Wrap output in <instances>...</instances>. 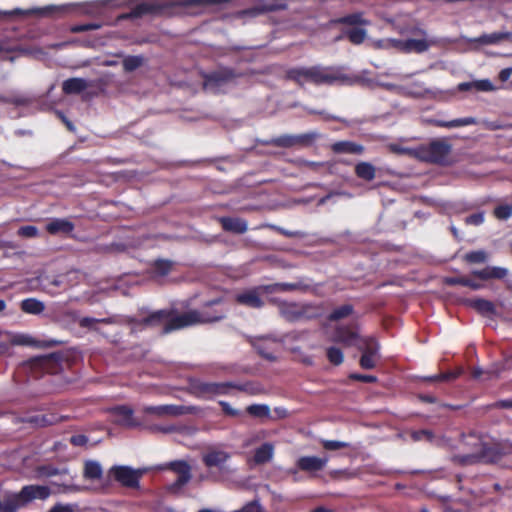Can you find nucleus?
Returning a JSON list of instances; mask_svg holds the SVG:
<instances>
[{"instance_id":"26","label":"nucleus","mask_w":512,"mask_h":512,"mask_svg":"<svg viewBox=\"0 0 512 512\" xmlns=\"http://www.w3.org/2000/svg\"><path fill=\"white\" fill-rule=\"evenodd\" d=\"M112 414L117 417V422L127 427L135 426L133 421V410L126 405H119L111 410Z\"/></svg>"},{"instance_id":"20","label":"nucleus","mask_w":512,"mask_h":512,"mask_svg":"<svg viewBox=\"0 0 512 512\" xmlns=\"http://www.w3.org/2000/svg\"><path fill=\"white\" fill-rule=\"evenodd\" d=\"M230 458V454L222 450H211L202 456V462L208 468L217 467L220 470Z\"/></svg>"},{"instance_id":"15","label":"nucleus","mask_w":512,"mask_h":512,"mask_svg":"<svg viewBox=\"0 0 512 512\" xmlns=\"http://www.w3.org/2000/svg\"><path fill=\"white\" fill-rule=\"evenodd\" d=\"M219 303H221V299H214L206 302L201 310L195 309L196 313L199 315V325L218 322L225 317L223 311L211 309L212 306L218 305Z\"/></svg>"},{"instance_id":"39","label":"nucleus","mask_w":512,"mask_h":512,"mask_svg":"<svg viewBox=\"0 0 512 512\" xmlns=\"http://www.w3.org/2000/svg\"><path fill=\"white\" fill-rule=\"evenodd\" d=\"M22 422L31 424L35 427H46L55 423V416L45 414L26 416L22 418Z\"/></svg>"},{"instance_id":"21","label":"nucleus","mask_w":512,"mask_h":512,"mask_svg":"<svg viewBox=\"0 0 512 512\" xmlns=\"http://www.w3.org/2000/svg\"><path fill=\"white\" fill-rule=\"evenodd\" d=\"M466 304L482 316L492 317L496 314V307L492 301L474 298L466 300Z\"/></svg>"},{"instance_id":"19","label":"nucleus","mask_w":512,"mask_h":512,"mask_svg":"<svg viewBox=\"0 0 512 512\" xmlns=\"http://www.w3.org/2000/svg\"><path fill=\"white\" fill-rule=\"evenodd\" d=\"M219 223L224 231L244 234L248 230L247 221L239 217H220Z\"/></svg>"},{"instance_id":"13","label":"nucleus","mask_w":512,"mask_h":512,"mask_svg":"<svg viewBox=\"0 0 512 512\" xmlns=\"http://www.w3.org/2000/svg\"><path fill=\"white\" fill-rule=\"evenodd\" d=\"M166 8H168L167 4H161L157 2H142L137 4L134 8L131 9L129 13H126L122 16L123 19H135L141 18L144 15H159Z\"/></svg>"},{"instance_id":"62","label":"nucleus","mask_w":512,"mask_h":512,"mask_svg":"<svg viewBox=\"0 0 512 512\" xmlns=\"http://www.w3.org/2000/svg\"><path fill=\"white\" fill-rule=\"evenodd\" d=\"M485 221V213L477 212L467 216L464 220L466 225L479 226Z\"/></svg>"},{"instance_id":"12","label":"nucleus","mask_w":512,"mask_h":512,"mask_svg":"<svg viewBox=\"0 0 512 512\" xmlns=\"http://www.w3.org/2000/svg\"><path fill=\"white\" fill-rule=\"evenodd\" d=\"M264 287L265 285H260L238 293L235 296L236 303L254 309L262 308L265 305V302L261 297L263 294H266Z\"/></svg>"},{"instance_id":"34","label":"nucleus","mask_w":512,"mask_h":512,"mask_svg":"<svg viewBox=\"0 0 512 512\" xmlns=\"http://www.w3.org/2000/svg\"><path fill=\"white\" fill-rule=\"evenodd\" d=\"M332 23L336 24V25L342 24V25H350V26L369 25V21L363 18V13H361V12H355V13H351V14L336 18V19L332 20Z\"/></svg>"},{"instance_id":"44","label":"nucleus","mask_w":512,"mask_h":512,"mask_svg":"<svg viewBox=\"0 0 512 512\" xmlns=\"http://www.w3.org/2000/svg\"><path fill=\"white\" fill-rule=\"evenodd\" d=\"M300 319L301 320H312L317 319L321 316V309L317 305L313 304H302L300 305Z\"/></svg>"},{"instance_id":"32","label":"nucleus","mask_w":512,"mask_h":512,"mask_svg":"<svg viewBox=\"0 0 512 512\" xmlns=\"http://www.w3.org/2000/svg\"><path fill=\"white\" fill-rule=\"evenodd\" d=\"M171 315L168 309H160L149 313L146 317H143L144 325L146 327H157L167 322V317Z\"/></svg>"},{"instance_id":"2","label":"nucleus","mask_w":512,"mask_h":512,"mask_svg":"<svg viewBox=\"0 0 512 512\" xmlns=\"http://www.w3.org/2000/svg\"><path fill=\"white\" fill-rule=\"evenodd\" d=\"M452 145L445 139H434L414 149L417 159L436 165H447Z\"/></svg>"},{"instance_id":"50","label":"nucleus","mask_w":512,"mask_h":512,"mask_svg":"<svg viewBox=\"0 0 512 512\" xmlns=\"http://www.w3.org/2000/svg\"><path fill=\"white\" fill-rule=\"evenodd\" d=\"M249 415L256 418H267L270 416V408L265 404H252L246 408Z\"/></svg>"},{"instance_id":"60","label":"nucleus","mask_w":512,"mask_h":512,"mask_svg":"<svg viewBox=\"0 0 512 512\" xmlns=\"http://www.w3.org/2000/svg\"><path fill=\"white\" fill-rule=\"evenodd\" d=\"M434 437H435L434 433L428 429H422V430L414 431L412 433V438L415 441L425 440L427 442H432Z\"/></svg>"},{"instance_id":"14","label":"nucleus","mask_w":512,"mask_h":512,"mask_svg":"<svg viewBox=\"0 0 512 512\" xmlns=\"http://www.w3.org/2000/svg\"><path fill=\"white\" fill-rule=\"evenodd\" d=\"M75 229V224L67 218H52L46 225L45 230L49 235L70 237Z\"/></svg>"},{"instance_id":"38","label":"nucleus","mask_w":512,"mask_h":512,"mask_svg":"<svg viewBox=\"0 0 512 512\" xmlns=\"http://www.w3.org/2000/svg\"><path fill=\"white\" fill-rule=\"evenodd\" d=\"M463 373L462 368H458L454 371L441 372L432 376H425L422 378L424 382H447L457 379Z\"/></svg>"},{"instance_id":"5","label":"nucleus","mask_w":512,"mask_h":512,"mask_svg":"<svg viewBox=\"0 0 512 512\" xmlns=\"http://www.w3.org/2000/svg\"><path fill=\"white\" fill-rule=\"evenodd\" d=\"M145 472L146 469H134L130 466L114 465L109 469L108 475L123 487L137 489L140 487V479Z\"/></svg>"},{"instance_id":"6","label":"nucleus","mask_w":512,"mask_h":512,"mask_svg":"<svg viewBox=\"0 0 512 512\" xmlns=\"http://www.w3.org/2000/svg\"><path fill=\"white\" fill-rule=\"evenodd\" d=\"M318 137L319 134L316 132H307L299 135L283 134L265 140L263 144L279 148L309 147Z\"/></svg>"},{"instance_id":"10","label":"nucleus","mask_w":512,"mask_h":512,"mask_svg":"<svg viewBox=\"0 0 512 512\" xmlns=\"http://www.w3.org/2000/svg\"><path fill=\"white\" fill-rule=\"evenodd\" d=\"M51 494V490L45 485H25L19 492H13L17 511L26 507L33 500H45Z\"/></svg>"},{"instance_id":"57","label":"nucleus","mask_w":512,"mask_h":512,"mask_svg":"<svg viewBox=\"0 0 512 512\" xmlns=\"http://www.w3.org/2000/svg\"><path fill=\"white\" fill-rule=\"evenodd\" d=\"M322 447L325 449V450H328V451H335V450H339V449H343V448H348L350 447V444L347 443V442H343V441H338V440H321L320 441Z\"/></svg>"},{"instance_id":"40","label":"nucleus","mask_w":512,"mask_h":512,"mask_svg":"<svg viewBox=\"0 0 512 512\" xmlns=\"http://www.w3.org/2000/svg\"><path fill=\"white\" fill-rule=\"evenodd\" d=\"M355 174L360 179L372 181L376 176V169L369 162H359L355 166Z\"/></svg>"},{"instance_id":"22","label":"nucleus","mask_w":512,"mask_h":512,"mask_svg":"<svg viewBox=\"0 0 512 512\" xmlns=\"http://www.w3.org/2000/svg\"><path fill=\"white\" fill-rule=\"evenodd\" d=\"M472 275L480 280L504 279L508 275V270L503 267L487 266L481 270H474Z\"/></svg>"},{"instance_id":"51","label":"nucleus","mask_w":512,"mask_h":512,"mask_svg":"<svg viewBox=\"0 0 512 512\" xmlns=\"http://www.w3.org/2000/svg\"><path fill=\"white\" fill-rule=\"evenodd\" d=\"M464 260L470 264L485 263L488 260V253L484 250L470 251L464 255Z\"/></svg>"},{"instance_id":"55","label":"nucleus","mask_w":512,"mask_h":512,"mask_svg":"<svg viewBox=\"0 0 512 512\" xmlns=\"http://www.w3.org/2000/svg\"><path fill=\"white\" fill-rule=\"evenodd\" d=\"M493 215L498 220H508L512 216V204L498 205L493 210Z\"/></svg>"},{"instance_id":"63","label":"nucleus","mask_w":512,"mask_h":512,"mask_svg":"<svg viewBox=\"0 0 512 512\" xmlns=\"http://www.w3.org/2000/svg\"><path fill=\"white\" fill-rule=\"evenodd\" d=\"M349 379L353 381H359L363 383H375L378 381V378L374 375H366L360 373H352L349 375Z\"/></svg>"},{"instance_id":"30","label":"nucleus","mask_w":512,"mask_h":512,"mask_svg":"<svg viewBox=\"0 0 512 512\" xmlns=\"http://www.w3.org/2000/svg\"><path fill=\"white\" fill-rule=\"evenodd\" d=\"M489 92L494 89L493 83L489 79L475 80L472 82H462L458 85L459 91H470V90Z\"/></svg>"},{"instance_id":"53","label":"nucleus","mask_w":512,"mask_h":512,"mask_svg":"<svg viewBox=\"0 0 512 512\" xmlns=\"http://www.w3.org/2000/svg\"><path fill=\"white\" fill-rule=\"evenodd\" d=\"M123 69L126 72H133L143 64L142 56H127L123 60Z\"/></svg>"},{"instance_id":"7","label":"nucleus","mask_w":512,"mask_h":512,"mask_svg":"<svg viewBox=\"0 0 512 512\" xmlns=\"http://www.w3.org/2000/svg\"><path fill=\"white\" fill-rule=\"evenodd\" d=\"M171 315L167 317V322L164 323L162 334H169L173 331L181 330L187 327L199 325L198 314L195 309L188 310L183 313H178L176 309H168Z\"/></svg>"},{"instance_id":"59","label":"nucleus","mask_w":512,"mask_h":512,"mask_svg":"<svg viewBox=\"0 0 512 512\" xmlns=\"http://www.w3.org/2000/svg\"><path fill=\"white\" fill-rule=\"evenodd\" d=\"M17 235L22 238H35L39 235V230L33 225L21 226L17 231Z\"/></svg>"},{"instance_id":"52","label":"nucleus","mask_w":512,"mask_h":512,"mask_svg":"<svg viewBox=\"0 0 512 512\" xmlns=\"http://www.w3.org/2000/svg\"><path fill=\"white\" fill-rule=\"evenodd\" d=\"M326 356L328 361L335 366L342 364L344 361V355L342 350L334 346L327 348Z\"/></svg>"},{"instance_id":"58","label":"nucleus","mask_w":512,"mask_h":512,"mask_svg":"<svg viewBox=\"0 0 512 512\" xmlns=\"http://www.w3.org/2000/svg\"><path fill=\"white\" fill-rule=\"evenodd\" d=\"M102 27L100 23L75 24L70 27L71 33H81L91 30H98Z\"/></svg>"},{"instance_id":"8","label":"nucleus","mask_w":512,"mask_h":512,"mask_svg":"<svg viewBox=\"0 0 512 512\" xmlns=\"http://www.w3.org/2000/svg\"><path fill=\"white\" fill-rule=\"evenodd\" d=\"M243 74L231 67H220L204 76V88L216 91L220 87L232 83Z\"/></svg>"},{"instance_id":"42","label":"nucleus","mask_w":512,"mask_h":512,"mask_svg":"<svg viewBox=\"0 0 512 512\" xmlns=\"http://www.w3.org/2000/svg\"><path fill=\"white\" fill-rule=\"evenodd\" d=\"M5 334L9 337L10 346H33L36 344L35 340L26 334L9 331L5 332Z\"/></svg>"},{"instance_id":"46","label":"nucleus","mask_w":512,"mask_h":512,"mask_svg":"<svg viewBox=\"0 0 512 512\" xmlns=\"http://www.w3.org/2000/svg\"><path fill=\"white\" fill-rule=\"evenodd\" d=\"M299 288L297 283H275L270 285H265L264 291L266 294H272L276 292H288L294 291Z\"/></svg>"},{"instance_id":"49","label":"nucleus","mask_w":512,"mask_h":512,"mask_svg":"<svg viewBox=\"0 0 512 512\" xmlns=\"http://www.w3.org/2000/svg\"><path fill=\"white\" fill-rule=\"evenodd\" d=\"M173 267V262L167 259H158L153 263V272L157 276L168 275Z\"/></svg>"},{"instance_id":"17","label":"nucleus","mask_w":512,"mask_h":512,"mask_svg":"<svg viewBox=\"0 0 512 512\" xmlns=\"http://www.w3.org/2000/svg\"><path fill=\"white\" fill-rule=\"evenodd\" d=\"M359 339L358 333L349 325L338 326L334 331V341L346 346H356Z\"/></svg>"},{"instance_id":"35","label":"nucleus","mask_w":512,"mask_h":512,"mask_svg":"<svg viewBox=\"0 0 512 512\" xmlns=\"http://www.w3.org/2000/svg\"><path fill=\"white\" fill-rule=\"evenodd\" d=\"M20 308L24 313L39 315L45 310V305L36 298H26L21 301Z\"/></svg>"},{"instance_id":"16","label":"nucleus","mask_w":512,"mask_h":512,"mask_svg":"<svg viewBox=\"0 0 512 512\" xmlns=\"http://www.w3.org/2000/svg\"><path fill=\"white\" fill-rule=\"evenodd\" d=\"M328 457L302 456L296 461L297 469L304 472H317L325 468Z\"/></svg>"},{"instance_id":"25","label":"nucleus","mask_w":512,"mask_h":512,"mask_svg":"<svg viewBox=\"0 0 512 512\" xmlns=\"http://www.w3.org/2000/svg\"><path fill=\"white\" fill-rule=\"evenodd\" d=\"M430 123L436 127L441 128H457L469 125L477 124V120L474 117L457 118L450 121L434 119L430 120Z\"/></svg>"},{"instance_id":"29","label":"nucleus","mask_w":512,"mask_h":512,"mask_svg":"<svg viewBox=\"0 0 512 512\" xmlns=\"http://www.w3.org/2000/svg\"><path fill=\"white\" fill-rule=\"evenodd\" d=\"M401 50L404 52L410 53V52H416V53H423L427 51L430 47V43L425 39H407L405 41H402L400 43Z\"/></svg>"},{"instance_id":"11","label":"nucleus","mask_w":512,"mask_h":512,"mask_svg":"<svg viewBox=\"0 0 512 512\" xmlns=\"http://www.w3.org/2000/svg\"><path fill=\"white\" fill-rule=\"evenodd\" d=\"M157 470H170L178 475V478L175 482H173L169 490L177 491L180 490L183 486H185L192 477L191 474V466L185 460H174L171 462H167L156 467Z\"/></svg>"},{"instance_id":"41","label":"nucleus","mask_w":512,"mask_h":512,"mask_svg":"<svg viewBox=\"0 0 512 512\" xmlns=\"http://www.w3.org/2000/svg\"><path fill=\"white\" fill-rule=\"evenodd\" d=\"M471 447L474 449L471 453L455 455L453 460L460 465H473L482 462L479 448Z\"/></svg>"},{"instance_id":"27","label":"nucleus","mask_w":512,"mask_h":512,"mask_svg":"<svg viewBox=\"0 0 512 512\" xmlns=\"http://www.w3.org/2000/svg\"><path fill=\"white\" fill-rule=\"evenodd\" d=\"M274 454V446L269 442L263 443L260 447L256 448L253 455V462L256 465H262L269 462Z\"/></svg>"},{"instance_id":"43","label":"nucleus","mask_w":512,"mask_h":512,"mask_svg":"<svg viewBox=\"0 0 512 512\" xmlns=\"http://www.w3.org/2000/svg\"><path fill=\"white\" fill-rule=\"evenodd\" d=\"M354 307L351 304H344L335 308L329 315L328 320L331 322L339 321L352 315Z\"/></svg>"},{"instance_id":"23","label":"nucleus","mask_w":512,"mask_h":512,"mask_svg":"<svg viewBox=\"0 0 512 512\" xmlns=\"http://www.w3.org/2000/svg\"><path fill=\"white\" fill-rule=\"evenodd\" d=\"M331 150L336 154L361 155L364 152V146L353 141H338L331 145Z\"/></svg>"},{"instance_id":"18","label":"nucleus","mask_w":512,"mask_h":512,"mask_svg":"<svg viewBox=\"0 0 512 512\" xmlns=\"http://www.w3.org/2000/svg\"><path fill=\"white\" fill-rule=\"evenodd\" d=\"M145 412L148 414L156 415L158 417L164 416H180L187 412V408L182 405H159V406H148L145 408Z\"/></svg>"},{"instance_id":"47","label":"nucleus","mask_w":512,"mask_h":512,"mask_svg":"<svg viewBox=\"0 0 512 512\" xmlns=\"http://www.w3.org/2000/svg\"><path fill=\"white\" fill-rule=\"evenodd\" d=\"M64 10H66V7H64V6H62V7L47 6L42 9H34V10L27 11L26 14L37 13V14H41V15H51L54 12H59V11H64ZM4 14L20 15V14H25V12L20 9H15L12 12H9V13L5 12Z\"/></svg>"},{"instance_id":"64","label":"nucleus","mask_w":512,"mask_h":512,"mask_svg":"<svg viewBox=\"0 0 512 512\" xmlns=\"http://www.w3.org/2000/svg\"><path fill=\"white\" fill-rule=\"evenodd\" d=\"M219 405L223 411V413L230 417H238L240 415V411L231 407V405L226 401H219Z\"/></svg>"},{"instance_id":"48","label":"nucleus","mask_w":512,"mask_h":512,"mask_svg":"<svg viewBox=\"0 0 512 512\" xmlns=\"http://www.w3.org/2000/svg\"><path fill=\"white\" fill-rule=\"evenodd\" d=\"M97 323L113 324V323H115V321L111 317L102 318V319H97V318H93V317H82L78 321V324L81 328H87V329H92V330H96L95 324H97Z\"/></svg>"},{"instance_id":"3","label":"nucleus","mask_w":512,"mask_h":512,"mask_svg":"<svg viewBox=\"0 0 512 512\" xmlns=\"http://www.w3.org/2000/svg\"><path fill=\"white\" fill-rule=\"evenodd\" d=\"M31 368L41 370L45 374L56 375L70 366L69 355L58 351L47 355L37 356L30 361Z\"/></svg>"},{"instance_id":"28","label":"nucleus","mask_w":512,"mask_h":512,"mask_svg":"<svg viewBox=\"0 0 512 512\" xmlns=\"http://www.w3.org/2000/svg\"><path fill=\"white\" fill-rule=\"evenodd\" d=\"M311 67H296L291 68L287 71V79L294 81L300 86H303L306 82L310 83Z\"/></svg>"},{"instance_id":"61","label":"nucleus","mask_w":512,"mask_h":512,"mask_svg":"<svg viewBox=\"0 0 512 512\" xmlns=\"http://www.w3.org/2000/svg\"><path fill=\"white\" fill-rule=\"evenodd\" d=\"M379 356L361 355L359 365L363 369H373L376 367Z\"/></svg>"},{"instance_id":"4","label":"nucleus","mask_w":512,"mask_h":512,"mask_svg":"<svg viewBox=\"0 0 512 512\" xmlns=\"http://www.w3.org/2000/svg\"><path fill=\"white\" fill-rule=\"evenodd\" d=\"M232 390V382H207L201 379L189 381V392L200 399H212L216 396L229 395Z\"/></svg>"},{"instance_id":"31","label":"nucleus","mask_w":512,"mask_h":512,"mask_svg":"<svg viewBox=\"0 0 512 512\" xmlns=\"http://www.w3.org/2000/svg\"><path fill=\"white\" fill-rule=\"evenodd\" d=\"M357 348L361 351V355L378 356L379 343L373 337H364L359 339Z\"/></svg>"},{"instance_id":"24","label":"nucleus","mask_w":512,"mask_h":512,"mask_svg":"<svg viewBox=\"0 0 512 512\" xmlns=\"http://www.w3.org/2000/svg\"><path fill=\"white\" fill-rule=\"evenodd\" d=\"M88 87V82L83 78L73 77L62 83V91L66 95L80 94Z\"/></svg>"},{"instance_id":"45","label":"nucleus","mask_w":512,"mask_h":512,"mask_svg":"<svg viewBox=\"0 0 512 512\" xmlns=\"http://www.w3.org/2000/svg\"><path fill=\"white\" fill-rule=\"evenodd\" d=\"M284 317L291 322L299 321L300 319V305L296 303L284 304L281 309Z\"/></svg>"},{"instance_id":"54","label":"nucleus","mask_w":512,"mask_h":512,"mask_svg":"<svg viewBox=\"0 0 512 512\" xmlns=\"http://www.w3.org/2000/svg\"><path fill=\"white\" fill-rule=\"evenodd\" d=\"M20 51H23V49L19 43L12 42L7 38L0 39V55Z\"/></svg>"},{"instance_id":"33","label":"nucleus","mask_w":512,"mask_h":512,"mask_svg":"<svg viewBox=\"0 0 512 512\" xmlns=\"http://www.w3.org/2000/svg\"><path fill=\"white\" fill-rule=\"evenodd\" d=\"M343 37H346L354 45H360L365 41L367 32L364 28L359 27L344 30L343 33L336 38V41L343 39Z\"/></svg>"},{"instance_id":"1","label":"nucleus","mask_w":512,"mask_h":512,"mask_svg":"<svg viewBox=\"0 0 512 512\" xmlns=\"http://www.w3.org/2000/svg\"><path fill=\"white\" fill-rule=\"evenodd\" d=\"M461 441L464 445L478 447L483 463H497L512 454V443L509 441L485 443L475 434L462 435Z\"/></svg>"},{"instance_id":"9","label":"nucleus","mask_w":512,"mask_h":512,"mask_svg":"<svg viewBox=\"0 0 512 512\" xmlns=\"http://www.w3.org/2000/svg\"><path fill=\"white\" fill-rule=\"evenodd\" d=\"M310 83L314 85H332L336 82H345L348 77L336 67L311 66Z\"/></svg>"},{"instance_id":"56","label":"nucleus","mask_w":512,"mask_h":512,"mask_svg":"<svg viewBox=\"0 0 512 512\" xmlns=\"http://www.w3.org/2000/svg\"><path fill=\"white\" fill-rule=\"evenodd\" d=\"M232 389L246 392L250 395H256L260 392V389L258 387H256L254 385V383H252V382H245V383L232 382Z\"/></svg>"},{"instance_id":"36","label":"nucleus","mask_w":512,"mask_h":512,"mask_svg":"<svg viewBox=\"0 0 512 512\" xmlns=\"http://www.w3.org/2000/svg\"><path fill=\"white\" fill-rule=\"evenodd\" d=\"M83 476L87 480H100L103 476V469L99 462L87 460L84 464Z\"/></svg>"},{"instance_id":"37","label":"nucleus","mask_w":512,"mask_h":512,"mask_svg":"<svg viewBox=\"0 0 512 512\" xmlns=\"http://www.w3.org/2000/svg\"><path fill=\"white\" fill-rule=\"evenodd\" d=\"M444 284L447 286H456L461 285L465 287H469L472 290H479L483 287V285L479 282H476L469 277L461 276V277H446L444 278Z\"/></svg>"}]
</instances>
